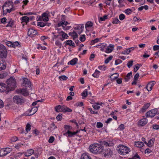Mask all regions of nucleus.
Segmentation results:
<instances>
[{"instance_id": "f257e3e1", "label": "nucleus", "mask_w": 159, "mask_h": 159, "mask_svg": "<svg viewBox=\"0 0 159 159\" xmlns=\"http://www.w3.org/2000/svg\"><path fill=\"white\" fill-rule=\"evenodd\" d=\"M90 151L93 153L97 154L100 153L103 150V147L99 144L93 143L89 147Z\"/></svg>"}, {"instance_id": "f03ea898", "label": "nucleus", "mask_w": 159, "mask_h": 159, "mask_svg": "<svg viewBox=\"0 0 159 159\" xmlns=\"http://www.w3.org/2000/svg\"><path fill=\"white\" fill-rule=\"evenodd\" d=\"M7 84V87L8 88V90L11 91L14 89L16 87V81L15 79L12 77L8 79L6 81Z\"/></svg>"}, {"instance_id": "7ed1b4c3", "label": "nucleus", "mask_w": 159, "mask_h": 159, "mask_svg": "<svg viewBox=\"0 0 159 159\" xmlns=\"http://www.w3.org/2000/svg\"><path fill=\"white\" fill-rule=\"evenodd\" d=\"M117 150L119 153L122 155H125L130 152V149L129 148L123 145L118 146Z\"/></svg>"}, {"instance_id": "20e7f679", "label": "nucleus", "mask_w": 159, "mask_h": 159, "mask_svg": "<svg viewBox=\"0 0 159 159\" xmlns=\"http://www.w3.org/2000/svg\"><path fill=\"white\" fill-rule=\"evenodd\" d=\"M7 55V52L6 48L2 44L0 43V57L6 58Z\"/></svg>"}, {"instance_id": "39448f33", "label": "nucleus", "mask_w": 159, "mask_h": 159, "mask_svg": "<svg viewBox=\"0 0 159 159\" xmlns=\"http://www.w3.org/2000/svg\"><path fill=\"white\" fill-rule=\"evenodd\" d=\"M13 101L17 104H21L25 102V100L21 97L15 96L13 98Z\"/></svg>"}, {"instance_id": "423d86ee", "label": "nucleus", "mask_w": 159, "mask_h": 159, "mask_svg": "<svg viewBox=\"0 0 159 159\" xmlns=\"http://www.w3.org/2000/svg\"><path fill=\"white\" fill-rule=\"evenodd\" d=\"M157 112V109L155 108L152 109L146 113V116L148 117H153Z\"/></svg>"}, {"instance_id": "0eeeda50", "label": "nucleus", "mask_w": 159, "mask_h": 159, "mask_svg": "<svg viewBox=\"0 0 159 159\" xmlns=\"http://www.w3.org/2000/svg\"><path fill=\"white\" fill-rule=\"evenodd\" d=\"M100 144H99L101 146L103 147V149L104 147H108L112 146H113V143L111 141H108V142L105 141H100L99 142Z\"/></svg>"}, {"instance_id": "6e6552de", "label": "nucleus", "mask_w": 159, "mask_h": 159, "mask_svg": "<svg viewBox=\"0 0 159 159\" xmlns=\"http://www.w3.org/2000/svg\"><path fill=\"white\" fill-rule=\"evenodd\" d=\"M5 91L6 93H8L9 91L8 90V88L7 85L4 83H0V92H3Z\"/></svg>"}, {"instance_id": "1a4fd4ad", "label": "nucleus", "mask_w": 159, "mask_h": 159, "mask_svg": "<svg viewBox=\"0 0 159 159\" xmlns=\"http://www.w3.org/2000/svg\"><path fill=\"white\" fill-rule=\"evenodd\" d=\"M38 108L37 107H33L30 110H29L30 113L27 114V113L25 115L26 116H30L35 114L37 111Z\"/></svg>"}, {"instance_id": "9d476101", "label": "nucleus", "mask_w": 159, "mask_h": 159, "mask_svg": "<svg viewBox=\"0 0 159 159\" xmlns=\"http://www.w3.org/2000/svg\"><path fill=\"white\" fill-rule=\"evenodd\" d=\"M48 14L46 13H44L42 14V16H40L38 20L40 21L43 20L44 21H47L48 20Z\"/></svg>"}, {"instance_id": "9b49d317", "label": "nucleus", "mask_w": 159, "mask_h": 159, "mask_svg": "<svg viewBox=\"0 0 159 159\" xmlns=\"http://www.w3.org/2000/svg\"><path fill=\"white\" fill-rule=\"evenodd\" d=\"M37 34V31L33 29L30 28L28 30V34L30 37H33Z\"/></svg>"}, {"instance_id": "f8f14e48", "label": "nucleus", "mask_w": 159, "mask_h": 159, "mask_svg": "<svg viewBox=\"0 0 159 159\" xmlns=\"http://www.w3.org/2000/svg\"><path fill=\"white\" fill-rule=\"evenodd\" d=\"M20 20L21 21V23L23 25H24L25 24H26L29 21V19L27 16H24L20 18Z\"/></svg>"}, {"instance_id": "ddd939ff", "label": "nucleus", "mask_w": 159, "mask_h": 159, "mask_svg": "<svg viewBox=\"0 0 159 159\" xmlns=\"http://www.w3.org/2000/svg\"><path fill=\"white\" fill-rule=\"evenodd\" d=\"M148 120L146 118H143L139 120L138 122L139 126H143L148 123Z\"/></svg>"}, {"instance_id": "4468645a", "label": "nucleus", "mask_w": 159, "mask_h": 159, "mask_svg": "<svg viewBox=\"0 0 159 159\" xmlns=\"http://www.w3.org/2000/svg\"><path fill=\"white\" fill-rule=\"evenodd\" d=\"M23 84H25L26 87H30L31 86V82L27 78H24L23 79Z\"/></svg>"}, {"instance_id": "2eb2a0df", "label": "nucleus", "mask_w": 159, "mask_h": 159, "mask_svg": "<svg viewBox=\"0 0 159 159\" xmlns=\"http://www.w3.org/2000/svg\"><path fill=\"white\" fill-rule=\"evenodd\" d=\"M8 149L7 148L5 149H2L0 151V157L5 156L10 152L9 151H8L7 150Z\"/></svg>"}, {"instance_id": "dca6fc26", "label": "nucleus", "mask_w": 159, "mask_h": 159, "mask_svg": "<svg viewBox=\"0 0 159 159\" xmlns=\"http://www.w3.org/2000/svg\"><path fill=\"white\" fill-rule=\"evenodd\" d=\"M78 133V131H77L76 132H72L69 130H68L67 132L65 134V135H68V137H70L73 136L74 135Z\"/></svg>"}, {"instance_id": "f3484780", "label": "nucleus", "mask_w": 159, "mask_h": 159, "mask_svg": "<svg viewBox=\"0 0 159 159\" xmlns=\"http://www.w3.org/2000/svg\"><path fill=\"white\" fill-rule=\"evenodd\" d=\"M18 93H22L24 96H27L29 95L28 92L27 91L26 89H19L17 91Z\"/></svg>"}, {"instance_id": "a211bd4d", "label": "nucleus", "mask_w": 159, "mask_h": 159, "mask_svg": "<svg viewBox=\"0 0 159 159\" xmlns=\"http://www.w3.org/2000/svg\"><path fill=\"white\" fill-rule=\"evenodd\" d=\"M84 28V24H80L78 26L74 28L75 30H80V31L79 33V34H80L83 31Z\"/></svg>"}, {"instance_id": "6ab92c4d", "label": "nucleus", "mask_w": 159, "mask_h": 159, "mask_svg": "<svg viewBox=\"0 0 159 159\" xmlns=\"http://www.w3.org/2000/svg\"><path fill=\"white\" fill-rule=\"evenodd\" d=\"M6 63L3 60L0 61V70L5 69L6 67Z\"/></svg>"}, {"instance_id": "aec40b11", "label": "nucleus", "mask_w": 159, "mask_h": 159, "mask_svg": "<svg viewBox=\"0 0 159 159\" xmlns=\"http://www.w3.org/2000/svg\"><path fill=\"white\" fill-rule=\"evenodd\" d=\"M136 48V47H131L128 49H126L125 51L121 52V54L124 55L128 54L131 52V49H134Z\"/></svg>"}, {"instance_id": "412c9836", "label": "nucleus", "mask_w": 159, "mask_h": 159, "mask_svg": "<svg viewBox=\"0 0 159 159\" xmlns=\"http://www.w3.org/2000/svg\"><path fill=\"white\" fill-rule=\"evenodd\" d=\"M150 106V104L149 103L145 104L141 110V112H145L146 111V110Z\"/></svg>"}, {"instance_id": "4be33fe9", "label": "nucleus", "mask_w": 159, "mask_h": 159, "mask_svg": "<svg viewBox=\"0 0 159 159\" xmlns=\"http://www.w3.org/2000/svg\"><path fill=\"white\" fill-rule=\"evenodd\" d=\"M34 151L32 149L28 150L25 153V155L26 157H29L33 154Z\"/></svg>"}, {"instance_id": "5701e85b", "label": "nucleus", "mask_w": 159, "mask_h": 159, "mask_svg": "<svg viewBox=\"0 0 159 159\" xmlns=\"http://www.w3.org/2000/svg\"><path fill=\"white\" fill-rule=\"evenodd\" d=\"M56 128H57V127L55 126V124L54 123H52L50 125L49 127L48 128V129L50 131L52 132Z\"/></svg>"}, {"instance_id": "b1692460", "label": "nucleus", "mask_w": 159, "mask_h": 159, "mask_svg": "<svg viewBox=\"0 0 159 159\" xmlns=\"http://www.w3.org/2000/svg\"><path fill=\"white\" fill-rule=\"evenodd\" d=\"M10 6H11L12 7V2L10 1H7L2 6V7H9Z\"/></svg>"}, {"instance_id": "393cba45", "label": "nucleus", "mask_w": 159, "mask_h": 159, "mask_svg": "<svg viewBox=\"0 0 159 159\" xmlns=\"http://www.w3.org/2000/svg\"><path fill=\"white\" fill-rule=\"evenodd\" d=\"M69 34L73 37L74 40H75V39L78 38L77 34L75 31H74L72 32H70L69 33Z\"/></svg>"}, {"instance_id": "a878e982", "label": "nucleus", "mask_w": 159, "mask_h": 159, "mask_svg": "<svg viewBox=\"0 0 159 159\" xmlns=\"http://www.w3.org/2000/svg\"><path fill=\"white\" fill-rule=\"evenodd\" d=\"M144 145L143 143L141 142H136L134 143V146L137 147H142Z\"/></svg>"}, {"instance_id": "bb28decb", "label": "nucleus", "mask_w": 159, "mask_h": 159, "mask_svg": "<svg viewBox=\"0 0 159 159\" xmlns=\"http://www.w3.org/2000/svg\"><path fill=\"white\" fill-rule=\"evenodd\" d=\"M77 61V58H75L69 61L68 64H70L71 65H74L76 63Z\"/></svg>"}, {"instance_id": "cd10ccee", "label": "nucleus", "mask_w": 159, "mask_h": 159, "mask_svg": "<svg viewBox=\"0 0 159 159\" xmlns=\"http://www.w3.org/2000/svg\"><path fill=\"white\" fill-rule=\"evenodd\" d=\"M62 33V31L60 30L59 29H57L55 31L52 32V34H57L59 36L60 35H61Z\"/></svg>"}, {"instance_id": "c85d7f7f", "label": "nucleus", "mask_w": 159, "mask_h": 159, "mask_svg": "<svg viewBox=\"0 0 159 159\" xmlns=\"http://www.w3.org/2000/svg\"><path fill=\"white\" fill-rule=\"evenodd\" d=\"M119 76V74L118 73H115L109 77L111 79V80H113L117 78Z\"/></svg>"}, {"instance_id": "c756f323", "label": "nucleus", "mask_w": 159, "mask_h": 159, "mask_svg": "<svg viewBox=\"0 0 159 159\" xmlns=\"http://www.w3.org/2000/svg\"><path fill=\"white\" fill-rule=\"evenodd\" d=\"M66 44L73 47H75L74 43L71 40H67L66 41Z\"/></svg>"}, {"instance_id": "7c9ffc66", "label": "nucleus", "mask_w": 159, "mask_h": 159, "mask_svg": "<svg viewBox=\"0 0 159 159\" xmlns=\"http://www.w3.org/2000/svg\"><path fill=\"white\" fill-rule=\"evenodd\" d=\"M100 72L99 71L96 70H95V72L92 75L94 77L98 78L100 75Z\"/></svg>"}, {"instance_id": "2f4dec72", "label": "nucleus", "mask_w": 159, "mask_h": 159, "mask_svg": "<svg viewBox=\"0 0 159 159\" xmlns=\"http://www.w3.org/2000/svg\"><path fill=\"white\" fill-rule=\"evenodd\" d=\"M93 23L91 21H88L85 25V28L87 29L88 28H90L93 25Z\"/></svg>"}, {"instance_id": "473e14b6", "label": "nucleus", "mask_w": 159, "mask_h": 159, "mask_svg": "<svg viewBox=\"0 0 159 159\" xmlns=\"http://www.w3.org/2000/svg\"><path fill=\"white\" fill-rule=\"evenodd\" d=\"M81 159H92L90 158L89 156L86 153L83 154L81 157Z\"/></svg>"}, {"instance_id": "72a5a7b5", "label": "nucleus", "mask_w": 159, "mask_h": 159, "mask_svg": "<svg viewBox=\"0 0 159 159\" xmlns=\"http://www.w3.org/2000/svg\"><path fill=\"white\" fill-rule=\"evenodd\" d=\"M7 75V73L6 72L2 73L0 74V79H2L5 78Z\"/></svg>"}, {"instance_id": "f704fd0d", "label": "nucleus", "mask_w": 159, "mask_h": 159, "mask_svg": "<svg viewBox=\"0 0 159 159\" xmlns=\"http://www.w3.org/2000/svg\"><path fill=\"white\" fill-rule=\"evenodd\" d=\"M154 141L152 139L150 140L148 143L147 144H148V146L149 147H151L153 145Z\"/></svg>"}, {"instance_id": "c9c22d12", "label": "nucleus", "mask_w": 159, "mask_h": 159, "mask_svg": "<svg viewBox=\"0 0 159 159\" xmlns=\"http://www.w3.org/2000/svg\"><path fill=\"white\" fill-rule=\"evenodd\" d=\"M148 7L147 5H145L144 6H142L138 8V10L139 11H141L144 9L145 10H147L148 9Z\"/></svg>"}, {"instance_id": "e433bc0d", "label": "nucleus", "mask_w": 159, "mask_h": 159, "mask_svg": "<svg viewBox=\"0 0 159 159\" xmlns=\"http://www.w3.org/2000/svg\"><path fill=\"white\" fill-rule=\"evenodd\" d=\"M81 95L83 97H86L88 95V91L87 89H85L84 90L83 92L81 93Z\"/></svg>"}, {"instance_id": "4c0bfd02", "label": "nucleus", "mask_w": 159, "mask_h": 159, "mask_svg": "<svg viewBox=\"0 0 159 159\" xmlns=\"http://www.w3.org/2000/svg\"><path fill=\"white\" fill-rule=\"evenodd\" d=\"M31 125L29 124H27L25 128V130L27 133H28L31 129Z\"/></svg>"}, {"instance_id": "58836bf2", "label": "nucleus", "mask_w": 159, "mask_h": 159, "mask_svg": "<svg viewBox=\"0 0 159 159\" xmlns=\"http://www.w3.org/2000/svg\"><path fill=\"white\" fill-rule=\"evenodd\" d=\"M61 106L60 105H58L56 106L55 107V110L57 112H61Z\"/></svg>"}, {"instance_id": "ea45409f", "label": "nucleus", "mask_w": 159, "mask_h": 159, "mask_svg": "<svg viewBox=\"0 0 159 159\" xmlns=\"http://www.w3.org/2000/svg\"><path fill=\"white\" fill-rule=\"evenodd\" d=\"M80 40L81 42H84L85 40V35L84 34H83L80 35Z\"/></svg>"}, {"instance_id": "a19ab883", "label": "nucleus", "mask_w": 159, "mask_h": 159, "mask_svg": "<svg viewBox=\"0 0 159 159\" xmlns=\"http://www.w3.org/2000/svg\"><path fill=\"white\" fill-rule=\"evenodd\" d=\"M113 50V48H109V47H107V48H106L105 52L107 53H109L111 52Z\"/></svg>"}, {"instance_id": "79ce46f5", "label": "nucleus", "mask_w": 159, "mask_h": 159, "mask_svg": "<svg viewBox=\"0 0 159 159\" xmlns=\"http://www.w3.org/2000/svg\"><path fill=\"white\" fill-rule=\"evenodd\" d=\"M62 33L61 35L62 39H67V37H68V36L67 35V34L66 33H65V32H64L63 31H62Z\"/></svg>"}, {"instance_id": "37998d69", "label": "nucleus", "mask_w": 159, "mask_h": 159, "mask_svg": "<svg viewBox=\"0 0 159 159\" xmlns=\"http://www.w3.org/2000/svg\"><path fill=\"white\" fill-rule=\"evenodd\" d=\"M145 88L147 89L148 91H150L152 90V86L150 85V84H149L148 83L146 87Z\"/></svg>"}, {"instance_id": "c03bdc74", "label": "nucleus", "mask_w": 159, "mask_h": 159, "mask_svg": "<svg viewBox=\"0 0 159 159\" xmlns=\"http://www.w3.org/2000/svg\"><path fill=\"white\" fill-rule=\"evenodd\" d=\"M112 58L113 57L112 56H110L106 59L105 61V63L106 64L108 63L112 59Z\"/></svg>"}, {"instance_id": "a18cd8bd", "label": "nucleus", "mask_w": 159, "mask_h": 159, "mask_svg": "<svg viewBox=\"0 0 159 159\" xmlns=\"http://www.w3.org/2000/svg\"><path fill=\"white\" fill-rule=\"evenodd\" d=\"M56 119L58 121H60L62 119V114L59 113L56 117Z\"/></svg>"}, {"instance_id": "49530a36", "label": "nucleus", "mask_w": 159, "mask_h": 159, "mask_svg": "<svg viewBox=\"0 0 159 159\" xmlns=\"http://www.w3.org/2000/svg\"><path fill=\"white\" fill-rule=\"evenodd\" d=\"M133 61L132 60L128 62L127 65L128 68H130L133 65Z\"/></svg>"}, {"instance_id": "de8ad7c7", "label": "nucleus", "mask_w": 159, "mask_h": 159, "mask_svg": "<svg viewBox=\"0 0 159 159\" xmlns=\"http://www.w3.org/2000/svg\"><path fill=\"white\" fill-rule=\"evenodd\" d=\"M59 78L61 80H66L68 79V77L65 75H62L59 76Z\"/></svg>"}, {"instance_id": "09e8293b", "label": "nucleus", "mask_w": 159, "mask_h": 159, "mask_svg": "<svg viewBox=\"0 0 159 159\" xmlns=\"http://www.w3.org/2000/svg\"><path fill=\"white\" fill-rule=\"evenodd\" d=\"M132 12L131 10L130 9H126L125 11V13L127 15H129Z\"/></svg>"}, {"instance_id": "8fccbe9b", "label": "nucleus", "mask_w": 159, "mask_h": 159, "mask_svg": "<svg viewBox=\"0 0 159 159\" xmlns=\"http://www.w3.org/2000/svg\"><path fill=\"white\" fill-rule=\"evenodd\" d=\"M20 45L19 43L18 42H15L12 43V47L15 48L16 46H18Z\"/></svg>"}, {"instance_id": "3c124183", "label": "nucleus", "mask_w": 159, "mask_h": 159, "mask_svg": "<svg viewBox=\"0 0 159 159\" xmlns=\"http://www.w3.org/2000/svg\"><path fill=\"white\" fill-rule=\"evenodd\" d=\"M55 44L57 46H58L60 48H61L62 44L58 40H57L55 42Z\"/></svg>"}, {"instance_id": "603ef678", "label": "nucleus", "mask_w": 159, "mask_h": 159, "mask_svg": "<svg viewBox=\"0 0 159 159\" xmlns=\"http://www.w3.org/2000/svg\"><path fill=\"white\" fill-rule=\"evenodd\" d=\"M64 24V22H61L59 23L58 24V26H62L63 27V29L64 30H67L69 28L67 29L66 28H65V27L63 26V25Z\"/></svg>"}, {"instance_id": "864d4df0", "label": "nucleus", "mask_w": 159, "mask_h": 159, "mask_svg": "<svg viewBox=\"0 0 159 159\" xmlns=\"http://www.w3.org/2000/svg\"><path fill=\"white\" fill-rule=\"evenodd\" d=\"M17 137L16 136H14L11 138V142H14L17 141Z\"/></svg>"}, {"instance_id": "5fc2aeb1", "label": "nucleus", "mask_w": 159, "mask_h": 159, "mask_svg": "<svg viewBox=\"0 0 159 159\" xmlns=\"http://www.w3.org/2000/svg\"><path fill=\"white\" fill-rule=\"evenodd\" d=\"M13 21L11 20L8 23L6 27H11L13 25Z\"/></svg>"}, {"instance_id": "6e6d98bb", "label": "nucleus", "mask_w": 159, "mask_h": 159, "mask_svg": "<svg viewBox=\"0 0 159 159\" xmlns=\"http://www.w3.org/2000/svg\"><path fill=\"white\" fill-rule=\"evenodd\" d=\"M7 19L5 17H3L1 19V22L3 24H5L6 23Z\"/></svg>"}, {"instance_id": "4d7b16f0", "label": "nucleus", "mask_w": 159, "mask_h": 159, "mask_svg": "<svg viewBox=\"0 0 159 159\" xmlns=\"http://www.w3.org/2000/svg\"><path fill=\"white\" fill-rule=\"evenodd\" d=\"M64 128L66 129H68V130H71L72 129L71 126L70 125H65L64 126Z\"/></svg>"}, {"instance_id": "13d9d810", "label": "nucleus", "mask_w": 159, "mask_h": 159, "mask_svg": "<svg viewBox=\"0 0 159 159\" xmlns=\"http://www.w3.org/2000/svg\"><path fill=\"white\" fill-rule=\"evenodd\" d=\"M93 107L95 109L98 110L99 109L100 107L98 105V103H97L93 105H92Z\"/></svg>"}, {"instance_id": "bf43d9fd", "label": "nucleus", "mask_w": 159, "mask_h": 159, "mask_svg": "<svg viewBox=\"0 0 159 159\" xmlns=\"http://www.w3.org/2000/svg\"><path fill=\"white\" fill-rule=\"evenodd\" d=\"M99 41V39L98 38H96L94 39V40H93L91 42V45H93L95 43L98 42Z\"/></svg>"}, {"instance_id": "052dcab7", "label": "nucleus", "mask_w": 159, "mask_h": 159, "mask_svg": "<svg viewBox=\"0 0 159 159\" xmlns=\"http://www.w3.org/2000/svg\"><path fill=\"white\" fill-rule=\"evenodd\" d=\"M120 22V21L117 18H115L113 20L112 23L113 24H117Z\"/></svg>"}, {"instance_id": "680f3d73", "label": "nucleus", "mask_w": 159, "mask_h": 159, "mask_svg": "<svg viewBox=\"0 0 159 159\" xmlns=\"http://www.w3.org/2000/svg\"><path fill=\"white\" fill-rule=\"evenodd\" d=\"M125 16L123 14H120L119 16V18L120 20H123L125 19Z\"/></svg>"}, {"instance_id": "e2e57ef3", "label": "nucleus", "mask_w": 159, "mask_h": 159, "mask_svg": "<svg viewBox=\"0 0 159 159\" xmlns=\"http://www.w3.org/2000/svg\"><path fill=\"white\" fill-rule=\"evenodd\" d=\"M96 126L98 128H101L103 126V124L101 122H98L97 123Z\"/></svg>"}, {"instance_id": "0e129e2a", "label": "nucleus", "mask_w": 159, "mask_h": 159, "mask_svg": "<svg viewBox=\"0 0 159 159\" xmlns=\"http://www.w3.org/2000/svg\"><path fill=\"white\" fill-rule=\"evenodd\" d=\"M122 61L120 59H117L115 61V65H117L122 62Z\"/></svg>"}, {"instance_id": "69168bd1", "label": "nucleus", "mask_w": 159, "mask_h": 159, "mask_svg": "<svg viewBox=\"0 0 159 159\" xmlns=\"http://www.w3.org/2000/svg\"><path fill=\"white\" fill-rule=\"evenodd\" d=\"M107 18V16L104 15L102 17H101L100 18V20L101 21H104Z\"/></svg>"}, {"instance_id": "338daca9", "label": "nucleus", "mask_w": 159, "mask_h": 159, "mask_svg": "<svg viewBox=\"0 0 159 159\" xmlns=\"http://www.w3.org/2000/svg\"><path fill=\"white\" fill-rule=\"evenodd\" d=\"M38 25L39 26L41 27H43L46 25V24L43 22H38Z\"/></svg>"}, {"instance_id": "774afa93", "label": "nucleus", "mask_w": 159, "mask_h": 159, "mask_svg": "<svg viewBox=\"0 0 159 159\" xmlns=\"http://www.w3.org/2000/svg\"><path fill=\"white\" fill-rule=\"evenodd\" d=\"M54 140V138L53 137L51 136L50 137L49 140H48V142L49 143H52L53 142V141Z\"/></svg>"}]
</instances>
